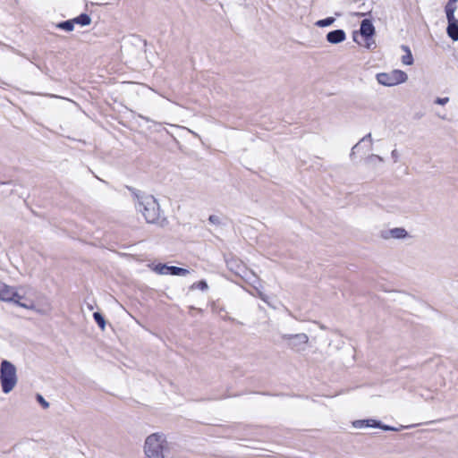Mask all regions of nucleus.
<instances>
[{"instance_id":"nucleus-1","label":"nucleus","mask_w":458,"mask_h":458,"mask_svg":"<svg viewBox=\"0 0 458 458\" xmlns=\"http://www.w3.org/2000/svg\"><path fill=\"white\" fill-rule=\"evenodd\" d=\"M136 209L142 214L147 223L157 224L161 227L167 225V220L160 215V206L152 195L136 194Z\"/></svg>"},{"instance_id":"nucleus-2","label":"nucleus","mask_w":458,"mask_h":458,"mask_svg":"<svg viewBox=\"0 0 458 458\" xmlns=\"http://www.w3.org/2000/svg\"><path fill=\"white\" fill-rule=\"evenodd\" d=\"M174 446L162 433L149 435L144 444L145 458H170Z\"/></svg>"},{"instance_id":"nucleus-3","label":"nucleus","mask_w":458,"mask_h":458,"mask_svg":"<svg viewBox=\"0 0 458 458\" xmlns=\"http://www.w3.org/2000/svg\"><path fill=\"white\" fill-rule=\"evenodd\" d=\"M18 383L16 367L9 360H3L0 364V385L4 394L11 393Z\"/></svg>"},{"instance_id":"nucleus-4","label":"nucleus","mask_w":458,"mask_h":458,"mask_svg":"<svg viewBox=\"0 0 458 458\" xmlns=\"http://www.w3.org/2000/svg\"><path fill=\"white\" fill-rule=\"evenodd\" d=\"M280 337L289 349L296 352L305 351L309 344V336L304 333L283 334Z\"/></svg>"},{"instance_id":"nucleus-5","label":"nucleus","mask_w":458,"mask_h":458,"mask_svg":"<svg viewBox=\"0 0 458 458\" xmlns=\"http://www.w3.org/2000/svg\"><path fill=\"white\" fill-rule=\"evenodd\" d=\"M376 78L379 84L393 87L405 82L408 80V75L403 71L395 69L389 72H379Z\"/></svg>"},{"instance_id":"nucleus-6","label":"nucleus","mask_w":458,"mask_h":458,"mask_svg":"<svg viewBox=\"0 0 458 458\" xmlns=\"http://www.w3.org/2000/svg\"><path fill=\"white\" fill-rule=\"evenodd\" d=\"M376 30H353V40L367 49H374L376 47L375 40Z\"/></svg>"},{"instance_id":"nucleus-7","label":"nucleus","mask_w":458,"mask_h":458,"mask_svg":"<svg viewBox=\"0 0 458 458\" xmlns=\"http://www.w3.org/2000/svg\"><path fill=\"white\" fill-rule=\"evenodd\" d=\"M352 426L356 428H379L386 431H396L397 428L383 425L380 421H377L376 420L369 419V420H354L352 422Z\"/></svg>"},{"instance_id":"nucleus-8","label":"nucleus","mask_w":458,"mask_h":458,"mask_svg":"<svg viewBox=\"0 0 458 458\" xmlns=\"http://www.w3.org/2000/svg\"><path fill=\"white\" fill-rule=\"evenodd\" d=\"M91 19L87 13H81L76 18L60 22L57 24L58 29H73L74 25L87 26L89 25Z\"/></svg>"},{"instance_id":"nucleus-9","label":"nucleus","mask_w":458,"mask_h":458,"mask_svg":"<svg viewBox=\"0 0 458 458\" xmlns=\"http://www.w3.org/2000/svg\"><path fill=\"white\" fill-rule=\"evenodd\" d=\"M21 296L15 291V289L5 283L0 282V301H14L19 303L17 299Z\"/></svg>"},{"instance_id":"nucleus-10","label":"nucleus","mask_w":458,"mask_h":458,"mask_svg":"<svg viewBox=\"0 0 458 458\" xmlns=\"http://www.w3.org/2000/svg\"><path fill=\"white\" fill-rule=\"evenodd\" d=\"M380 238L383 240H389V239H404L408 236L407 231L403 227H395L392 229H385L381 230L379 233Z\"/></svg>"},{"instance_id":"nucleus-11","label":"nucleus","mask_w":458,"mask_h":458,"mask_svg":"<svg viewBox=\"0 0 458 458\" xmlns=\"http://www.w3.org/2000/svg\"><path fill=\"white\" fill-rule=\"evenodd\" d=\"M345 38V34L344 30H331L327 35V39L333 44H337L344 41Z\"/></svg>"},{"instance_id":"nucleus-12","label":"nucleus","mask_w":458,"mask_h":458,"mask_svg":"<svg viewBox=\"0 0 458 458\" xmlns=\"http://www.w3.org/2000/svg\"><path fill=\"white\" fill-rule=\"evenodd\" d=\"M401 48L405 52V55L402 56V63L405 65H411L413 64V57L409 47L402 45Z\"/></svg>"},{"instance_id":"nucleus-13","label":"nucleus","mask_w":458,"mask_h":458,"mask_svg":"<svg viewBox=\"0 0 458 458\" xmlns=\"http://www.w3.org/2000/svg\"><path fill=\"white\" fill-rule=\"evenodd\" d=\"M454 11L452 10V13H449L448 9H445L446 17L448 20V26L446 29H458V20L454 17Z\"/></svg>"},{"instance_id":"nucleus-14","label":"nucleus","mask_w":458,"mask_h":458,"mask_svg":"<svg viewBox=\"0 0 458 458\" xmlns=\"http://www.w3.org/2000/svg\"><path fill=\"white\" fill-rule=\"evenodd\" d=\"M189 270L178 267L170 266L169 274L173 276H185L189 274Z\"/></svg>"},{"instance_id":"nucleus-15","label":"nucleus","mask_w":458,"mask_h":458,"mask_svg":"<svg viewBox=\"0 0 458 458\" xmlns=\"http://www.w3.org/2000/svg\"><path fill=\"white\" fill-rule=\"evenodd\" d=\"M365 162L368 164V165H375L377 162L378 163H382L384 162V159L382 157L378 156V155H375V154H372V155H369Z\"/></svg>"},{"instance_id":"nucleus-16","label":"nucleus","mask_w":458,"mask_h":458,"mask_svg":"<svg viewBox=\"0 0 458 458\" xmlns=\"http://www.w3.org/2000/svg\"><path fill=\"white\" fill-rule=\"evenodd\" d=\"M366 140H369L370 146L372 145V139L371 134L368 133L366 136H364L356 145H354L352 148L350 157L352 158L355 154V149L358 148L359 145Z\"/></svg>"},{"instance_id":"nucleus-17","label":"nucleus","mask_w":458,"mask_h":458,"mask_svg":"<svg viewBox=\"0 0 458 458\" xmlns=\"http://www.w3.org/2000/svg\"><path fill=\"white\" fill-rule=\"evenodd\" d=\"M169 267L165 264H157L154 267V271L159 275H167L169 274Z\"/></svg>"},{"instance_id":"nucleus-18","label":"nucleus","mask_w":458,"mask_h":458,"mask_svg":"<svg viewBox=\"0 0 458 458\" xmlns=\"http://www.w3.org/2000/svg\"><path fill=\"white\" fill-rule=\"evenodd\" d=\"M93 318H94L95 321L97 322V324L99 326V327L102 330H104L105 327H106V321H105L104 317L99 312H95L93 314Z\"/></svg>"},{"instance_id":"nucleus-19","label":"nucleus","mask_w":458,"mask_h":458,"mask_svg":"<svg viewBox=\"0 0 458 458\" xmlns=\"http://www.w3.org/2000/svg\"><path fill=\"white\" fill-rule=\"evenodd\" d=\"M333 21H334V18L329 17V18H327L324 20L318 21L316 22V25L319 26V27H326V26L331 25L333 23Z\"/></svg>"},{"instance_id":"nucleus-20","label":"nucleus","mask_w":458,"mask_h":458,"mask_svg":"<svg viewBox=\"0 0 458 458\" xmlns=\"http://www.w3.org/2000/svg\"><path fill=\"white\" fill-rule=\"evenodd\" d=\"M37 401L41 404V406L44 408V409H47L49 407V403L47 401L45 400V398L38 394L37 396Z\"/></svg>"},{"instance_id":"nucleus-21","label":"nucleus","mask_w":458,"mask_h":458,"mask_svg":"<svg viewBox=\"0 0 458 458\" xmlns=\"http://www.w3.org/2000/svg\"><path fill=\"white\" fill-rule=\"evenodd\" d=\"M208 221L211 224L216 225H221V218L218 216H216V215L209 216Z\"/></svg>"},{"instance_id":"nucleus-22","label":"nucleus","mask_w":458,"mask_h":458,"mask_svg":"<svg viewBox=\"0 0 458 458\" xmlns=\"http://www.w3.org/2000/svg\"><path fill=\"white\" fill-rule=\"evenodd\" d=\"M458 0H449L445 5V9L449 10V13H452V10L456 9V3Z\"/></svg>"},{"instance_id":"nucleus-23","label":"nucleus","mask_w":458,"mask_h":458,"mask_svg":"<svg viewBox=\"0 0 458 458\" xmlns=\"http://www.w3.org/2000/svg\"><path fill=\"white\" fill-rule=\"evenodd\" d=\"M360 29H374L372 22L369 19H364L361 21L360 28Z\"/></svg>"},{"instance_id":"nucleus-24","label":"nucleus","mask_w":458,"mask_h":458,"mask_svg":"<svg viewBox=\"0 0 458 458\" xmlns=\"http://www.w3.org/2000/svg\"><path fill=\"white\" fill-rule=\"evenodd\" d=\"M449 102V98H437L435 104L444 106Z\"/></svg>"},{"instance_id":"nucleus-25","label":"nucleus","mask_w":458,"mask_h":458,"mask_svg":"<svg viewBox=\"0 0 458 458\" xmlns=\"http://www.w3.org/2000/svg\"><path fill=\"white\" fill-rule=\"evenodd\" d=\"M446 31H447L448 36L452 39L458 40V30H446Z\"/></svg>"},{"instance_id":"nucleus-26","label":"nucleus","mask_w":458,"mask_h":458,"mask_svg":"<svg viewBox=\"0 0 458 458\" xmlns=\"http://www.w3.org/2000/svg\"><path fill=\"white\" fill-rule=\"evenodd\" d=\"M392 158L394 159V162L396 163L399 159V153L396 149H394L391 153Z\"/></svg>"},{"instance_id":"nucleus-27","label":"nucleus","mask_w":458,"mask_h":458,"mask_svg":"<svg viewBox=\"0 0 458 458\" xmlns=\"http://www.w3.org/2000/svg\"><path fill=\"white\" fill-rule=\"evenodd\" d=\"M258 295L263 301L268 303V297L265 293H263L262 292H259Z\"/></svg>"},{"instance_id":"nucleus-28","label":"nucleus","mask_w":458,"mask_h":458,"mask_svg":"<svg viewBox=\"0 0 458 458\" xmlns=\"http://www.w3.org/2000/svg\"><path fill=\"white\" fill-rule=\"evenodd\" d=\"M198 287L200 289V290H206L208 289V284L205 281H200L198 283Z\"/></svg>"},{"instance_id":"nucleus-29","label":"nucleus","mask_w":458,"mask_h":458,"mask_svg":"<svg viewBox=\"0 0 458 458\" xmlns=\"http://www.w3.org/2000/svg\"><path fill=\"white\" fill-rule=\"evenodd\" d=\"M140 117H141L142 119L146 120V121H149V120H148V118H147V117H144V116H142V115H140Z\"/></svg>"}]
</instances>
